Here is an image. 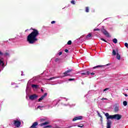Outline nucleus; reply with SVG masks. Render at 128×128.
I'll return each mask as SVG.
<instances>
[{"instance_id":"obj_28","label":"nucleus","mask_w":128,"mask_h":128,"mask_svg":"<svg viewBox=\"0 0 128 128\" xmlns=\"http://www.w3.org/2000/svg\"><path fill=\"white\" fill-rule=\"evenodd\" d=\"M4 56H6L8 57V56H10V54L8 52H6L5 54H4Z\"/></svg>"},{"instance_id":"obj_23","label":"nucleus","mask_w":128,"mask_h":128,"mask_svg":"<svg viewBox=\"0 0 128 128\" xmlns=\"http://www.w3.org/2000/svg\"><path fill=\"white\" fill-rule=\"evenodd\" d=\"M117 52H116V50H112V54L113 56H116V54H117Z\"/></svg>"},{"instance_id":"obj_17","label":"nucleus","mask_w":128,"mask_h":128,"mask_svg":"<svg viewBox=\"0 0 128 128\" xmlns=\"http://www.w3.org/2000/svg\"><path fill=\"white\" fill-rule=\"evenodd\" d=\"M50 124L49 122H44V123H42V124H40V126H46V125H47V124Z\"/></svg>"},{"instance_id":"obj_53","label":"nucleus","mask_w":128,"mask_h":128,"mask_svg":"<svg viewBox=\"0 0 128 128\" xmlns=\"http://www.w3.org/2000/svg\"><path fill=\"white\" fill-rule=\"evenodd\" d=\"M27 31V30H26V31L25 32H26Z\"/></svg>"},{"instance_id":"obj_42","label":"nucleus","mask_w":128,"mask_h":128,"mask_svg":"<svg viewBox=\"0 0 128 128\" xmlns=\"http://www.w3.org/2000/svg\"><path fill=\"white\" fill-rule=\"evenodd\" d=\"M108 99L106 98H102V100H107Z\"/></svg>"},{"instance_id":"obj_44","label":"nucleus","mask_w":128,"mask_h":128,"mask_svg":"<svg viewBox=\"0 0 128 128\" xmlns=\"http://www.w3.org/2000/svg\"><path fill=\"white\" fill-rule=\"evenodd\" d=\"M44 118H42L41 120H40V122H44Z\"/></svg>"},{"instance_id":"obj_37","label":"nucleus","mask_w":128,"mask_h":128,"mask_svg":"<svg viewBox=\"0 0 128 128\" xmlns=\"http://www.w3.org/2000/svg\"><path fill=\"white\" fill-rule=\"evenodd\" d=\"M68 99L67 98H63V101L64 102V101H68Z\"/></svg>"},{"instance_id":"obj_47","label":"nucleus","mask_w":128,"mask_h":128,"mask_svg":"<svg viewBox=\"0 0 128 128\" xmlns=\"http://www.w3.org/2000/svg\"><path fill=\"white\" fill-rule=\"evenodd\" d=\"M2 53L0 52V56H2Z\"/></svg>"},{"instance_id":"obj_30","label":"nucleus","mask_w":128,"mask_h":128,"mask_svg":"<svg viewBox=\"0 0 128 128\" xmlns=\"http://www.w3.org/2000/svg\"><path fill=\"white\" fill-rule=\"evenodd\" d=\"M71 4H76V2L74 0H72Z\"/></svg>"},{"instance_id":"obj_49","label":"nucleus","mask_w":128,"mask_h":128,"mask_svg":"<svg viewBox=\"0 0 128 128\" xmlns=\"http://www.w3.org/2000/svg\"><path fill=\"white\" fill-rule=\"evenodd\" d=\"M124 96H128V95H127L126 94H124Z\"/></svg>"},{"instance_id":"obj_35","label":"nucleus","mask_w":128,"mask_h":128,"mask_svg":"<svg viewBox=\"0 0 128 128\" xmlns=\"http://www.w3.org/2000/svg\"><path fill=\"white\" fill-rule=\"evenodd\" d=\"M94 31H99V30H100V29L98 28H94Z\"/></svg>"},{"instance_id":"obj_13","label":"nucleus","mask_w":128,"mask_h":128,"mask_svg":"<svg viewBox=\"0 0 128 128\" xmlns=\"http://www.w3.org/2000/svg\"><path fill=\"white\" fill-rule=\"evenodd\" d=\"M112 122L110 120H108V122H107V126L106 128H111L112 126H112Z\"/></svg>"},{"instance_id":"obj_52","label":"nucleus","mask_w":128,"mask_h":128,"mask_svg":"<svg viewBox=\"0 0 128 128\" xmlns=\"http://www.w3.org/2000/svg\"><path fill=\"white\" fill-rule=\"evenodd\" d=\"M32 128H36V127Z\"/></svg>"},{"instance_id":"obj_26","label":"nucleus","mask_w":128,"mask_h":128,"mask_svg":"<svg viewBox=\"0 0 128 128\" xmlns=\"http://www.w3.org/2000/svg\"><path fill=\"white\" fill-rule=\"evenodd\" d=\"M112 41L114 44H117L118 42V40L116 38L113 39Z\"/></svg>"},{"instance_id":"obj_43","label":"nucleus","mask_w":128,"mask_h":128,"mask_svg":"<svg viewBox=\"0 0 128 128\" xmlns=\"http://www.w3.org/2000/svg\"><path fill=\"white\" fill-rule=\"evenodd\" d=\"M64 52H68V50L66 49V50H64Z\"/></svg>"},{"instance_id":"obj_24","label":"nucleus","mask_w":128,"mask_h":128,"mask_svg":"<svg viewBox=\"0 0 128 128\" xmlns=\"http://www.w3.org/2000/svg\"><path fill=\"white\" fill-rule=\"evenodd\" d=\"M104 66H98L94 67L93 69H96V68H102V67H104Z\"/></svg>"},{"instance_id":"obj_4","label":"nucleus","mask_w":128,"mask_h":128,"mask_svg":"<svg viewBox=\"0 0 128 128\" xmlns=\"http://www.w3.org/2000/svg\"><path fill=\"white\" fill-rule=\"evenodd\" d=\"M78 126V128H82L83 126H84V124H80V125H77L76 124H73L72 125H70L67 127H66V128H72L73 126Z\"/></svg>"},{"instance_id":"obj_6","label":"nucleus","mask_w":128,"mask_h":128,"mask_svg":"<svg viewBox=\"0 0 128 128\" xmlns=\"http://www.w3.org/2000/svg\"><path fill=\"white\" fill-rule=\"evenodd\" d=\"M0 66H2V70L4 68V58L2 57H0Z\"/></svg>"},{"instance_id":"obj_21","label":"nucleus","mask_w":128,"mask_h":128,"mask_svg":"<svg viewBox=\"0 0 128 128\" xmlns=\"http://www.w3.org/2000/svg\"><path fill=\"white\" fill-rule=\"evenodd\" d=\"M116 59L118 60H120V55L118 53L116 54Z\"/></svg>"},{"instance_id":"obj_14","label":"nucleus","mask_w":128,"mask_h":128,"mask_svg":"<svg viewBox=\"0 0 128 128\" xmlns=\"http://www.w3.org/2000/svg\"><path fill=\"white\" fill-rule=\"evenodd\" d=\"M120 110V106H115V108H114V111L116 112H118Z\"/></svg>"},{"instance_id":"obj_1","label":"nucleus","mask_w":128,"mask_h":128,"mask_svg":"<svg viewBox=\"0 0 128 128\" xmlns=\"http://www.w3.org/2000/svg\"><path fill=\"white\" fill-rule=\"evenodd\" d=\"M32 32L29 34L27 37V42L31 44L38 42V36H39V32L38 30L36 29H32Z\"/></svg>"},{"instance_id":"obj_5","label":"nucleus","mask_w":128,"mask_h":128,"mask_svg":"<svg viewBox=\"0 0 128 128\" xmlns=\"http://www.w3.org/2000/svg\"><path fill=\"white\" fill-rule=\"evenodd\" d=\"M20 125H21L20 121L18 120H14V126H16L17 128H19L20 126Z\"/></svg>"},{"instance_id":"obj_46","label":"nucleus","mask_w":128,"mask_h":128,"mask_svg":"<svg viewBox=\"0 0 128 128\" xmlns=\"http://www.w3.org/2000/svg\"><path fill=\"white\" fill-rule=\"evenodd\" d=\"M58 58L56 59V62H58Z\"/></svg>"},{"instance_id":"obj_41","label":"nucleus","mask_w":128,"mask_h":128,"mask_svg":"<svg viewBox=\"0 0 128 128\" xmlns=\"http://www.w3.org/2000/svg\"><path fill=\"white\" fill-rule=\"evenodd\" d=\"M101 40L104 41L106 42V41L104 38H101Z\"/></svg>"},{"instance_id":"obj_38","label":"nucleus","mask_w":128,"mask_h":128,"mask_svg":"<svg viewBox=\"0 0 128 128\" xmlns=\"http://www.w3.org/2000/svg\"><path fill=\"white\" fill-rule=\"evenodd\" d=\"M69 81H74V78H70L68 80Z\"/></svg>"},{"instance_id":"obj_45","label":"nucleus","mask_w":128,"mask_h":128,"mask_svg":"<svg viewBox=\"0 0 128 128\" xmlns=\"http://www.w3.org/2000/svg\"><path fill=\"white\" fill-rule=\"evenodd\" d=\"M92 75H94V74H95L94 73V72H92L91 74H90Z\"/></svg>"},{"instance_id":"obj_3","label":"nucleus","mask_w":128,"mask_h":128,"mask_svg":"<svg viewBox=\"0 0 128 128\" xmlns=\"http://www.w3.org/2000/svg\"><path fill=\"white\" fill-rule=\"evenodd\" d=\"M58 104V100H54L52 102L51 106L50 104L47 105L48 108L49 109L50 108H52L55 106H56Z\"/></svg>"},{"instance_id":"obj_40","label":"nucleus","mask_w":128,"mask_h":128,"mask_svg":"<svg viewBox=\"0 0 128 128\" xmlns=\"http://www.w3.org/2000/svg\"><path fill=\"white\" fill-rule=\"evenodd\" d=\"M55 22H56L55 21H52V22H51V24H55Z\"/></svg>"},{"instance_id":"obj_8","label":"nucleus","mask_w":128,"mask_h":128,"mask_svg":"<svg viewBox=\"0 0 128 128\" xmlns=\"http://www.w3.org/2000/svg\"><path fill=\"white\" fill-rule=\"evenodd\" d=\"M82 118H83L82 116H78L77 117H75V118H73L72 122H75L78 120H82Z\"/></svg>"},{"instance_id":"obj_39","label":"nucleus","mask_w":128,"mask_h":128,"mask_svg":"<svg viewBox=\"0 0 128 128\" xmlns=\"http://www.w3.org/2000/svg\"><path fill=\"white\" fill-rule=\"evenodd\" d=\"M58 54L59 56H61L62 54V52H59Z\"/></svg>"},{"instance_id":"obj_51","label":"nucleus","mask_w":128,"mask_h":128,"mask_svg":"<svg viewBox=\"0 0 128 128\" xmlns=\"http://www.w3.org/2000/svg\"><path fill=\"white\" fill-rule=\"evenodd\" d=\"M22 76H24V75L22 74Z\"/></svg>"},{"instance_id":"obj_31","label":"nucleus","mask_w":128,"mask_h":128,"mask_svg":"<svg viewBox=\"0 0 128 128\" xmlns=\"http://www.w3.org/2000/svg\"><path fill=\"white\" fill-rule=\"evenodd\" d=\"M123 104H124V106H127V102L126 101H124L123 102Z\"/></svg>"},{"instance_id":"obj_16","label":"nucleus","mask_w":128,"mask_h":128,"mask_svg":"<svg viewBox=\"0 0 128 128\" xmlns=\"http://www.w3.org/2000/svg\"><path fill=\"white\" fill-rule=\"evenodd\" d=\"M91 38H92V34H90L88 36H86V40H90Z\"/></svg>"},{"instance_id":"obj_2","label":"nucleus","mask_w":128,"mask_h":128,"mask_svg":"<svg viewBox=\"0 0 128 128\" xmlns=\"http://www.w3.org/2000/svg\"><path fill=\"white\" fill-rule=\"evenodd\" d=\"M105 116H106V118H107L108 120H108H109V119H116L117 120H119L122 118V115H120L118 114H116L114 115H110L108 113H106Z\"/></svg>"},{"instance_id":"obj_29","label":"nucleus","mask_w":128,"mask_h":128,"mask_svg":"<svg viewBox=\"0 0 128 128\" xmlns=\"http://www.w3.org/2000/svg\"><path fill=\"white\" fill-rule=\"evenodd\" d=\"M52 128V126L51 125H48V126H45L44 127V128Z\"/></svg>"},{"instance_id":"obj_36","label":"nucleus","mask_w":128,"mask_h":128,"mask_svg":"<svg viewBox=\"0 0 128 128\" xmlns=\"http://www.w3.org/2000/svg\"><path fill=\"white\" fill-rule=\"evenodd\" d=\"M124 46L128 48V43H124Z\"/></svg>"},{"instance_id":"obj_20","label":"nucleus","mask_w":128,"mask_h":128,"mask_svg":"<svg viewBox=\"0 0 128 128\" xmlns=\"http://www.w3.org/2000/svg\"><path fill=\"white\" fill-rule=\"evenodd\" d=\"M80 74L84 76H86L90 74V72H81Z\"/></svg>"},{"instance_id":"obj_25","label":"nucleus","mask_w":128,"mask_h":128,"mask_svg":"<svg viewBox=\"0 0 128 128\" xmlns=\"http://www.w3.org/2000/svg\"><path fill=\"white\" fill-rule=\"evenodd\" d=\"M29 90H30V86H28V84L27 88H26V93H28V92H29Z\"/></svg>"},{"instance_id":"obj_7","label":"nucleus","mask_w":128,"mask_h":128,"mask_svg":"<svg viewBox=\"0 0 128 128\" xmlns=\"http://www.w3.org/2000/svg\"><path fill=\"white\" fill-rule=\"evenodd\" d=\"M62 105L64 106H69L70 108H72L76 106V104H66L64 102H62Z\"/></svg>"},{"instance_id":"obj_27","label":"nucleus","mask_w":128,"mask_h":128,"mask_svg":"<svg viewBox=\"0 0 128 128\" xmlns=\"http://www.w3.org/2000/svg\"><path fill=\"white\" fill-rule=\"evenodd\" d=\"M86 12H90V8H88V7H86Z\"/></svg>"},{"instance_id":"obj_15","label":"nucleus","mask_w":128,"mask_h":128,"mask_svg":"<svg viewBox=\"0 0 128 128\" xmlns=\"http://www.w3.org/2000/svg\"><path fill=\"white\" fill-rule=\"evenodd\" d=\"M38 122H34L32 125V126H30V128H36V126H38Z\"/></svg>"},{"instance_id":"obj_18","label":"nucleus","mask_w":128,"mask_h":128,"mask_svg":"<svg viewBox=\"0 0 128 128\" xmlns=\"http://www.w3.org/2000/svg\"><path fill=\"white\" fill-rule=\"evenodd\" d=\"M38 87H39L38 85H37V84L32 85V88H33L38 89Z\"/></svg>"},{"instance_id":"obj_34","label":"nucleus","mask_w":128,"mask_h":128,"mask_svg":"<svg viewBox=\"0 0 128 128\" xmlns=\"http://www.w3.org/2000/svg\"><path fill=\"white\" fill-rule=\"evenodd\" d=\"M97 114H98V116L100 118H102V115H100V114L98 112V111H97Z\"/></svg>"},{"instance_id":"obj_11","label":"nucleus","mask_w":128,"mask_h":128,"mask_svg":"<svg viewBox=\"0 0 128 128\" xmlns=\"http://www.w3.org/2000/svg\"><path fill=\"white\" fill-rule=\"evenodd\" d=\"M47 96V93H45L44 94V95H42V97H40V98H39V100H38V102H40L42 100H44V99Z\"/></svg>"},{"instance_id":"obj_22","label":"nucleus","mask_w":128,"mask_h":128,"mask_svg":"<svg viewBox=\"0 0 128 128\" xmlns=\"http://www.w3.org/2000/svg\"><path fill=\"white\" fill-rule=\"evenodd\" d=\"M44 106H38L37 109H40V110H43Z\"/></svg>"},{"instance_id":"obj_19","label":"nucleus","mask_w":128,"mask_h":128,"mask_svg":"<svg viewBox=\"0 0 128 128\" xmlns=\"http://www.w3.org/2000/svg\"><path fill=\"white\" fill-rule=\"evenodd\" d=\"M58 76H56V77H52V78H50L49 79H47L48 80H52L56 78H58Z\"/></svg>"},{"instance_id":"obj_9","label":"nucleus","mask_w":128,"mask_h":128,"mask_svg":"<svg viewBox=\"0 0 128 128\" xmlns=\"http://www.w3.org/2000/svg\"><path fill=\"white\" fill-rule=\"evenodd\" d=\"M38 98V96L36 94L30 95L29 96V99L32 100H33Z\"/></svg>"},{"instance_id":"obj_32","label":"nucleus","mask_w":128,"mask_h":128,"mask_svg":"<svg viewBox=\"0 0 128 128\" xmlns=\"http://www.w3.org/2000/svg\"><path fill=\"white\" fill-rule=\"evenodd\" d=\"M67 44H68V45H70V44H72V41H71V40H69V41L68 42H67Z\"/></svg>"},{"instance_id":"obj_10","label":"nucleus","mask_w":128,"mask_h":128,"mask_svg":"<svg viewBox=\"0 0 128 128\" xmlns=\"http://www.w3.org/2000/svg\"><path fill=\"white\" fill-rule=\"evenodd\" d=\"M102 32L103 34H104L105 36H107L108 38H110V34L106 30H105L104 29H102Z\"/></svg>"},{"instance_id":"obj_50","label":"nucleus","mask_w":128,"mask_h":128,"mask_svg":"<svg viewBox=\"0 0 128 128\" xmlns=\"http://www.w3.org/2000/svg\"><path fill=\"white\" fill-rule=\"evenodd\" d=\"M41 91H42V92H44L43 89H42V90H41Z\"/></svg>"},{"instance_id":"obj_33","label":"nucleus","mask_w":128,"mask_h":128,"mask_svg":"<svg viewBox=\"0 0 128 128\" xmlns=\"http://www.w3.org/2000/svg\"><path fill=\"white\" fill-rule=\"evenodd\" d=\"M109 90H110V88H106L103 91L104 92H106V91H108Z\"/></svg>"},{"instance_id":"obj_48","label":"nucleus","mask_w":128,"mask_h":128,"mask_svg":"<svg viewBox=\"0 0 128 128\" xmlns=\"http://www.w3.org/2000/svg\"><path fill=\"white\" fill-rule=\"evenodd\" d=\"M14 84V82H12V85L13 86Z\"/></svg>"},{"instance_id":"obj_12","label":"nucleus","mask_w":128,"mask_h":128,"mask_svg":"<svg viewBox=\"0 0 128 128\" xmlns=\"http://www.w3.org/2000/svg\"><path fill=\"white\" fill-rule=\"evenodd\" d=\"M70 72H72V70H67L66 72L64 73V76H70V75L69 74V73H70Z\"/></svg>"}]
</instances>
